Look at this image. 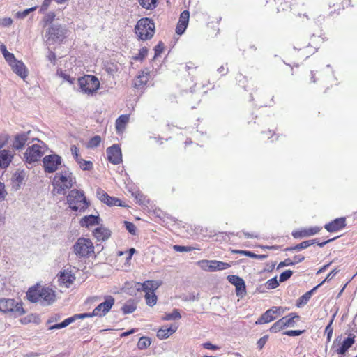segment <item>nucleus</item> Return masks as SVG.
Returning <instances> with one entry per match:
<instances>
[{
  "instance_id": "nucleus-1",
  "label": "nucleus",
  "mask_w": 357,
  "mask_h": 357,
  "mask_svg": "<svg viewBox=\"0 0 357 357\" xmlns=\"http://www.w3.org/2000/svg\"><path fill=\"white\" fill-rule=\"evenodd\" d=\"M76 183V178L68 168H65L54 174L52 184L54 195H66L68 190L73 187Z\"/></svg>"
},
{
  "instance_id": "nucleus-2",
  "label": "nucleus",
  "mask_w": 357,
  "mask_h": 357,
  "mask_svg": "<svg viewBox=\"0 0 357 357\" xmlns=\"http://www.w3.org/2000/svg\"><path fill=\"white\" fill-rule=\"evenodd\" d=\"M27 298L31 303H40L48 305L55 301V292L48 287L37 284L30 288L26 293Z\"/></svg>"
},
{
  "instance_id": "nucleus-3",
  "label": "nucleus",
  "mask_w": 357,
  "mask_h": 357,
  "mask_svg": "<svg viewBox=\"0 0 357 357\" xmlns=\"http://www.w3.org/2000/svg\"><path fill=\"white\" fill-rule=\"evenodd\" d=\"M162 282L156 280H146L143 283H135V290L143 291L144 298L147 305L153 307L158 301V297L155 293V290L161 285Z\"/></svg>"
},
{
  "instance_id": "nucleus-4",
  "label": "nucleus",
  "mask_w": 357,
  "mask_h": 357,
  "mask_svg": "<svg viewBox=\"0 0 357 357\" xmlns=\"http://www.w3.org/2000/svg\"><path fill=\"white\" fill-rule=\"evenodd\" d=\"M66 202L71 210L79 213L84 212L89 205L84 191L77 189H73L69 192Z\"/></svg>"
},
{
  "instance_id": "nucleus-5",
  "label": "nucleus",
  "mask_w": 357,
  "mask_h": 357,
  "mask_svg": "<svg viewBox=\"0 0 357 357\" xmlns=\"http://www.w3.org/2000/svg\"><path fill=\"white\" fill-rule=\"evenodd\" d=\"M135 202L138 203L144 211L149 214L155 215L163 222H165L166 219H169L171 221L175 222L174 218L166 215L160 209L156 208L155 204L151 202L150 200L146 197V196H144L138 190H135Z\"/></svg>"
},
{
  "instance_id": "nucleus-6",
  "label": "nucleus",
  "mask_w": 357,
  "mask_h": 357,
  "mask_svg": "<svg viewBox=\"0 0 357 357\" xmlns=\"http://www.w3.org/2000/svg\"><path fill=\"white\" fill-rule=\"evenodd\" d=\"M155 33V24L149 18H142L135 25V35L141 40L151 39Z\"/></svg>"
},
{
  "instance_id": "nucleus-7",
  "label": "nucleus",
  "mask_w": 357,
  "mask_h": 357,
  "mask_svg": "<svg viewBox=\"0 0 357 357\" xmlns=\"http://www.w3.org/2000/svg\"><path fill=\"white\" fill-rule=\"evenodd\" d=\"M46 146L40 140L38 143L29 146L24 153V161L28 164L38 162L45 153Z\"/></svg>"
},
{
  "instance_id": "nucleus-8",
  "label": "nucleus",
  "mask_w": 357,
  "mask_h": 357,
  "mask_svg": "<svg viewBox=\"0 0 357 357\" xmlns=\"http://www.w3.org/2000/svg\"><path fill=\"white\" fill-rule=\"evenodd\" d=\"M66 29L59 24H52L45 33V38L47 44L51 45L61 42L66 35Z\"/></svg>"
},
{
  "instance_id": "nucleus-9",
  "label": "nucleus",
  "mask_w": 357,
  "mask_h": 357,
  "mask_svg": "<svg viewBox=\"0 0 357 357\" xmlns=\"http://www.w3.org/2000/svg\"><path fill=\"white\" fill-rule=\"evenodd\" d=\"M73 252L79 257H88L94 251L92 241L89 238H79L73 247Z\"/></svg>"
},
{
  "instance_id": "nucleus-10",
  "label": "nucleus",
  "mask_w": 357,
  "mask_h": 357,
  "mask_svg": "<svg viewBox=\"0 0 357 357\" xmlns=\"http://www.w3.org/2000/svg\"><path fill=\"white\" fill-rule=\"evenodd\" d=\"M79 87L86 93L91 94L96 91L100 86L98 78L93 75H87L78 79Z\"/></svg>"
},
{
  "instance_id": "nucleus-11",
  "label": "nucleus",
  "mask_w": 357,
  "mask_h": 357,
  "mask_svg": "<svg viewBox=\"0 0 357 357\" xmlns=\"http://www.w3.org/2000/svg\"><path fill=\"white\" fill-rule=\"evenodd\" d=\"M62 158L56 154L46 155L43 159L44 171L46 173H53L61 166Z\"/></svg>"
},
{
  "instance_id": "nucleus-12",
  "label": "nucleus",
  "mask_w": 357,
  "mask_h": 357,
  "mask_svg": "<svg viewBox=\"0 0 357 357\" xmlns=\"http://www.w3.org/2000/svg\"><path fill=\"white\" fill-rule=\"evenodd\" d=\"M284 313V310L282 307H272L263 313L261 317L256 321L257 325H261L264 324L269 323L275 320L278 315Z\"/></svg>"
},
{
  "instance_id": "nucleus-13",
  "label": "nucleus",
  "mask_w": 357,
  "mask_h": 357,
  "mask_svg": "<svg viewBox=\"0 0 357 357\" xmlns=\"http://www.w3.org/2000/svg\"><path fill=\"white\" fill-rule=\"evenodd\" d=\"M114 304V299L109 296L106 297L105 301L101 303H100L91 313H89L90 314L89 317L93 316H98L102 317L104 316L107 312H108L113 305Z\"/></svg>"
},
{
  "instance_id": "nucleus-14",
  "label": "nucleus",
  "mask_w": 357,
  "mask_h": 357,
  "mask_svg": "<svg viewBox=\"0 0 357 357\" xmlns=\"http://www.w3.org/2000/svg\"><path fill=\"white\" fill-rule=\"evenodd\" d=\"M149 77V71L146 69L145 70H142L138 76L135 77V96L137 94L140 96L144 92Z\"/></svg>"
},
{
  "instance_id": "nucleus-15",
  "label": "nucleus",
  "mask_w": 357,
  "mask_h": 357,
  "mask_svg": "<svg viewBox=\"0 0 357 357\" xmlns=\"http://www.w3.org/2000/svg\"><path fill=\"white\" fill-rule=\"evenodd\" d=\"M107 155L108 160L114 165H118L122 160L121 151L117 144H114L107 148Z\"/></svg>"
},
{
  "instance_id": "nucleus-16",
  "label": "nucleus",
  "mask_w": 357,
  "mask_h": 357,
  "mask_svg": "<svg viewBox=\"0 0 357 357\" xmlns=\"http://www.w3.org/2000/svg\"><path fill=\"white\" fill-rule=\"evenodd\" d=\"M227 279L230 283L236 287L237 296H243L246 291L244 280L238 275H229Z\"/></svg>"
},
{
  "instance_id": "nucleus-17",
  "label": "nucleus",
  "mask_w": 357,
  "mask_h": 357,
  "mask_svg": "<svg viewBox=\"0 0 357 357\" xmlns=\"http://www.w3.org/2000/svg\"><path fill=\"white\" fill-rule=\"evenodd\" d=\"M346 227V218L344 217H341L333 220V221L326 223L324 225V228L328 232H335L340 231Z\"/></svg>"
},
{
  "instance_id": "nucleus-18",
  "label": "nucleus",
  "mask_w": 357,
  "mask_h": 357,
  "mask_svg": "<svg viewBox=\"0 0 357 357\" xmlns=\"http://www.w3.org/2000/svg\"><path fill=\"white\" fill-rule=\"evenodd\" d=\"M321 227L315 226L307 229H303L301 230L294 231L291 233V235L294 238L309 237L318 234L321 231Z\"/></svg>"
},
{
  "instance_id": "nucleus-19",
  "label": "nucleus",
  "mask_w": 357,
  "mask_h": 357,
  "mask_svg": "<svg viewBox=\"0 0 357 357\" xmlns=\"http://www.w3.org/2000/svg\"><path fill=\"white\" fill-rule=\"evenodd\" d=\"M58 276L59 282L66 287H69L75 280V277L72 274L71 271L68 270L61 271Z\"/></svg>"
},
{
  "instance_id": "nucleus-20",
  "label": "nucleus",
  "mask_w": 357,
  "mask_h": 357,
  "mask_svg": "<svg viewBox=\"0 0 357 357\" xmlns=\"http://www.w3.org/2000/svg\"><path fill=\"white\" fill-rule=\"evenodd\" d=\"M354 342H355V335L351 333L341 343L340 347L336 349V352L340 355L344 354L348 351V349L350 347H351V346L354 344Z\"/></svg>"
},
{
  "instance_id": "nucleus-21",
  "label": "nucleus",
  "mask_w": 357,
  "mask_h": 357,
  "mask_svg": "<svg viewBox=\"0 0 357 357\" xmlns=\"http://www.w3.org/2000/svg\"><path fill=\"white\" fill-rule=\"evenodd\" d=\"M10 66L11 67L13 71L23 79L27 77L28 72L24 63L22 61L17 60Z\"/></svg>"
},
{
  "instance_id": "nucleus-22",
  "label": "nucleus",
  "mask_w": 357,
  "mask_h": 357,
  "mask_svg": "<svg viewBox=\"0 0 357 357\" xmlns=\"http://www.w3.org/2000/svg\"><path fill=\"white\" fill-rule=\"evenodd\" d=\"M79 224L82 227L98 225L100 224V218L98 215H86L80 220Z\"/></svg>"
},
{
  "instance_id": "nucleus-23",
  "label": "nucleus",
  "mask_w": 357,
  "mask_h": 357,
  "mask_svg": "<svg viewBox=\"0 0 357 357\" xmlns=\"http://www.w3.org/2000/svg\"><path fill=\"white\" fill-rule=\"evenodd\" d=\"M177 326L176 324H172L170 327H162L159 329L157 332V337L160 339H166L169 337L172 334H173L177 330Z\"/></svg>"
},
{
  "instance_id": "nucleus-24",
  "label": "nucleus",
  "mask_w": 357,
  "mask_h": 357,
  "mask_svg": "<svg viewBox=\"0 0 357 357\" xmlns=\"http://www.w3.org/2000/svg\"><path fill=\"white\" fill-rule=\"evenodd\" d=\"M110 231L104 227H99L93 231V235L98 241H105L110 236Z\"/></svg>"
},
{
  "instance_id": "nucleus-25",
  "label": "nucleus",
  "mask_w": 357,
  "mask_h": 357,
  "mask_svg": "<svg viewBox=\"0 0 357 357\" xmlns=\"http://www.w3.org/2000/svg\"><path fill=\"white\" fill-rule=\"evenodd\" d=\"M13 155L8 150L0 151V167L6 168L12 160Z\"/></svg>"
},
{
  "instance_id": "nucleus-26",
  "label": "nucleus",
  "mask_w": 357,
  "mask_h": 357,
  "mask_svg": "<svg viewBox=\"0 0 357 357\" xmlns=\"http://www.w3.org/2000/svg\"><path fill=\"white\" fill-rule=\"evenodd\" d=\"M321 285V284H319L315 287H314L312 289H311V290L307 291L306 293H305L302 296H301L298 299L296 305L298 307H301L304 306L305 305H306L308 303V301H310V298L312 297V295L313 292L317 288H319Z\"/></svg>"
},
{
  "instance_id": "nucleus-27",
  "label": "nucleus",
  "mask_w": 357,
  "mask_h": 357,
  "mask_svg": "<svg viewBox=\"0 0 357 357\" xmlns=\"http://www.w3.org/2000/svg\"><path fill=\"white\" fill-rule=\"evenodd\" d=\"M29 132H24L17 135L13 142V147L16 149H22L28 140V135Z\"/></svg>"
},
{
  "instance_id": "nucleus-28",
  "label": "nucleus",
  "mask_w": 357,
  "mask_h": 357,
  "mask_svg": "<svg viewBox=\"0 0 357 357\" xmlns=\"http://www.w3.org/2000/svg\"><path fill=\"white\" fill-rule=\"evenodd\" d=\"M231 266V265L228 263L216 261V260H211V265H210L209 270L210 272H213L216 271H222L229 268Z\"/></svg>"
},
{
  "instance_id": "nucleus-29",
  "label": "nucleus",
  "mask_w": 357,
  "mask_h": 357,
  "mask_svg": "<svg viewBox=\"0 0 357 357\" xmlns=\"http://www.w3.org/2000/svg\"><path fill=\"white\" fill-rule=\"evenodd\" d=\"M129 120V116L126 114L121 115L116 120V129L118 133L122 132Z\"/></svg>"
},
{
  "instance_id": "nucleus-30",
  "label": "nucleus",
  "mask_w": 357,
  "mask_h": 357,
  "mask_svg": "<svg viewBox=\"0 0 357 357\" xmlns=\"http://www.w3.org/2000/svg\"><path fill=\"white\" fill-rule=\"evenodd\" d=\"M13 299H0V312H10L12 307H13Z\"/></svg>"
},
{
  "instance_id": "nucleus-31",
  "label": "nucleus",
  "mask_w": 357,
  "mask_h": 357,
  "mask_svg": "<svg viewBox=\"0 0 357 357\" xmlns=\"http://www.w3.org/2000/svg\"><path fill=\"white\" fill-rule=\"evenodd\" d=\"M314 243H315V240L305 241L301 242V243L296 245L295 246L287 248L285 249V250H287V251H294V250L299 251L301 250L305 249V248H308L309 246L314 244Z\"/></svg>"
},
{
  "instance_id": "nucleus-32",
  "label": "nucleus",
  "mask_w": 357,
  "mask_h": 357,
  "mask_svg": "<svg viewBox=\"0 0 357 357\" xmlns=\"http://www.w3.org/2000/svg\"><path fill=\"white\" fill-rule=\"evenodd\" d=\"M295 319H299V316L296 313H291L289 316L283 317L282 319L284 327H294L295 325Z\"/></svg>"
},
{
  "instance_id": "nucleus-33",
  "label": "nucleus",
  "mask_w": 357,
  "mask_h": 357,
  "mask_svg": "<svg viewBox=\"0 0 357 357\" xmlns=\"http://www.w3.org/2000/svg\"><path fill=\"white\" fill-rule=\"evenodd\" d=\"M158 0H138L140 6L146 10H153L156 8Z\"/></svg>"
},
{
  "instance_id": "nucleus-34",
  "label": "nucleus",
  "mask_w": 357,
  "mask_h": 357,
  "mask_svg": "<svg viewBox=\"0 0 357 357\" xmlns=\"http://www.w3.org/2000/svg\"><path fill=\"white\" fill-rule=\"evenodd\" d=\"M10 312H13L15 316H20L24 314V308L22 307V303L15 302L14 300L13 307H12Z\"/></svg>"
},
{
  "instance_id": "nucleus-35",
  "label": "nucleus",
  "mask_w": 357,
  "mask_h": 357,
  "mask_svg": "<svg viewBox=\"0 0 357 357\" xmlns=\"http://www.w3.org/2000/svg\"><path fill=\"white\" fill-rule=\"evenodd\" d=\"M151 344V340L148 337H141L137 342V347L139 349H146Z\"/></svg>"
},
{
  "instance_id": "nucleus-36",
  "label": "nucleus",
  "mask_w": 357,
  "mask_h": 357,
  "mask_svg": "<svg viewBox=\"0 0 357 357\" xmlns=\"http://www.w3.org/2000/svg\"><path fill=\"white\" fill-rule=\"evenodd\" d=\"M181 317V315L178 310H174L172 312L166 314L162 319L169 321V320H176L179 319Z\"/></svg>"
},
{
  "instance_id": "nucleus-37",
  "label": "nucleus",
  "mask_w": 357,
  "mask_h": 357,
  "mask_svg": "<svg viewBox=\"0 0 357 357\" xmlns=\"http://www.w3.org/2000/svg\"><path fill=\"white\" fill-rule=\"evenodd\" d=\"M77 162L79 164L80 168L83 170H91L93 168V163L91 161H87L80 158L77 161Z\"/></svg>"
},
{
  "instance_id": "nucleus-38",
  "label": "nucleus",
  "mask_w": 357,
  "mask_h": 357,
  "mask_svg": "<svg viewBox=\"0 0 357 357\" xmlns=\"http://www.w3.org/2000/svg\"><path fill=\"white\" fill-rule=\"evenodd\" d=\"M90 314L86 313L75 314L71 317L67 318L64 320L66 325L68 326L69 324L73 323L75 319H84L89 317Z\"/></svg>"
},
{
  "instance_id": "nucleus-39",
  "label": "nucleus",
  "mask_w": 357,
  "mask_h": 357,
  "mask_svg": "<svg viewBox=\"0 0 357 357\" xmlns=\"http://www.w3.org/2000/svg\"><path fill=\"white\" fill-rule=\"evenodd\" d=\"M284 328H285V327H284L283 321L281 318L280 319H279L278 321H277L272 325V326L270 328V331L271 333H277Z\"/></svg>"
},
{
  "instance_id": "nucleus-40",
  "label": "nucleus",
  "mask_w": 357,
  "mask_h": 357,
  "mask_svg": "<svg viewBox=\"0 0 357 357\" xmlns=\"http://www.w3.org/2000/svg\"><path fill=\"white\" fill-rule=\"evenodd\" d=\"M108 206H122V202L121 200H120L119 199L116 198V197H111L109 195V197H107V201L105 202V203Z\"/></svg>"
},
{
  "instance_id": "nucleus-41",
  "label": "nucleus",
  "mask_w": 357,
  "mask_h": 357,
  "mask_svg": "<svg viewBox=\"0 0 357 357\" xmlns=\"http://www.w3.org/2000/svg\"><path fill=\"white\" fill-rule=\"evenodd\" d=\"M189 17H190L189 11L184 10L181 13L178 23L188 26V22H189Z\"/></svg>"
},
{
  "instance_id": "nucleus-42",
  "label": "nucleus",
  "mask_w": 357,
  "mask_h": 357,
  "mask_svg": "<svg viewBox=\"0 0 357 357\" xmlns=\"http://www.w3.org/2000/svg\"><path fill=\"white\" fill-rule=\"evenodd\" d=\"M134 254V248H131L129 249L128 252H123L119 251L118 253L119 257H123L124 255H126L125 257V264H129L130 261L131 260L132 256Z\"/></svg>"
},
{
  "instance_id": "nucleus-43",
  "label": "nucleus",
  "mask_w": 357,
  "mask_h": 357,
  "mask_svg": "<svg viewBox=\"0 0 357 357\" xmlns=\"http://www.w3.org/2000/svg\"><path fill=\"white\" fill-rule=\"evenodd\" d=\"M100 137L98 135H96L89 140V142H88L87 147L91 149L96 148L100 144Z\"/></svg>"
},
{
  "instance_id": "nucleus-44",
  "label": "nucleus",
  "mask_w": 357,
  "mask_h": 357,
  "mask_svg": "<svg viewBox=\"0 0 357 357\" xmlns=\"http://www.w3.org/2000/svg\"><path fill=\"white\" fill-rule=\"evenodd\" d=\"M96 195L97 197L103 203H105V202L107 199V197H109V195L101 188L97 189Z\"/></svg>"
},
{
  "instance_id": "nucleus-45",
  "label": "nucleus",
  "mask_w": 357,
  "mask_h": 357,
  "mask_svg": "<svg viewBox=\"0 0 357 357\" xmlns=\"http://www.w3.org/2000/svg\"><path fill=\"white\" fill-rule=\"evenodd\" d=\"M333 322V318H332L331 319L328 324L326 326V327L325 328V333L327 335V341L328 342H330L331 340V337H332V335H333V328H332Z\"/></svg>"
},
{
  "instance_id": "nucleus-46",
  "label": "nucleus",
  "mask_w": 357,
  "mask_h": 357,
  "mask_svg": "<svg viewBox=\"0 0 357 357\" xmlns=\"http://www.w3.org/2000/svg\"><path fill=\"white\" fill-rule=\"evenodd\" d=\"M266 286L268 289H273L277 288L279 286V282L277 280V278L274 277L268 280L266 283Z\"/></svg>"
},
{
  "instance_id": "nucleus-47",
  "label": "nucleus",
  "mask_w": 357,
  "mask_h": 357,
  "mask_svg": "<svg viewBox=\"0 0 357 357\" xmlns=\"http://www.w3.org/2000/svg\"><path fill=\"white\" fill-rule=\"evenodd\" d=\"M293 275V271L291 270H287L284 272H282L280 275L279 281L280 282H283L287 281L288 279L291 278V276Z\"/></svg>"
},
{
  "instance_id": "nucleus-48",
  "label": "nucleus",
  "mask_w": 357,
  "mask_h": 357,
  "mask_svg": "<svg viewBox=\"0 0 357 357\" xmlns=\"http://www.w3.org/2000/svg\"><path fill=\"white\" fill-rule=\"evenodd\" d=\"M173 249L176 252H190L194 250V248L190 247V246L174 245L173 246Z\"/></svg>"
},
{
  "instance_id": "nucleus-49",
  "label": "nucleus",
  "mask_w": 357,
  "mask_h": 357,
  "mask_svg": "<svg viewBox=\"0 0 357 357\" xmlns=\"http://www.w3.org/2000/svg\"><path fill=\"white\" fill-rule=\"evenodd\" d=\"M36 9V7H31L30 8L26 9L22 12H17L16 13V17L17 18L23 19L26 17L31 12L34 11Z\"/></svg>"
},
{
  "instance_id": "nucleus-50",
  "label": "nucleus",
  "mask_w": 357,
  "mask_h": 357,
  "mask_svg": "<svg viewBox=\"0 0 357 357\" xmlns=\"http://www.w3.org/2000/svg\"><path fill=\"white\" fill-rule=\"evenodd\" d=\"M148 54V48L146 47H142L139 50L137 56H135V60H143Z\"/></svg>"
},
{
  "instance_id": "nucleus-51",
  "label": "nucleus",
  "mask_w": 357,
  "mask_h": 357,
  "mask_svg": "<svg viewBox=\"0 0 357 357\" xmlns=\"http://www.w3.org/2000/svg\"><path fill=\"white\" fill-rule=\"evenodd\" d=\"M164 50V44L162 42H159L154 48L155 55L154 59L159 56Z\"/></svg>"
},
{
  "instance_id": "nucleus-52",
  "label": "nucleus",
  "mask_w": 357,
  "mask_h": 357,
  "mask_svg": "<svg viewBox=\"0 0 357 357\" xmlns=\"http://www.w3.org/2000/svg\"><path fill=\"white\" fill-rule=\"evenodd\" d=\"M24 178V174L22 172H16L14 174V181L17 184V185H20V184L22 183Z\"/></svg>"
},
{
  "instance_id": "nucleus-53",
  "label": "nucleus",
  "mask_w": 357,
  "mask_h": 357,
  "mask_svg": "<svg viewBox=\"0 0 357 357\" xmlns=\"http://www.w3.org/2000/svg\"><path fill=\"white\" fill-rule=\"evenodd\" d=\"M199 266L204 271H209L208 268H211V261L209 260H201L198 262Z\"/></svg>"
},
{
  "instance_id": "nucleus-54",
  "label": "nucleus",
  "mask_w": 357,
  "mask_h": 357,
  "mask_svg": "<svg viewBox=\"0 0 357 357\" xmlns=\"http://www.w3.org/2000/svg\"><path fill=\"white\" fill-rule=\"evenodd\" d=\"M303 332H304V331H301V330H289V331H285L284 333V334L286 335H288V336L294 337V336H298V335H301Z\"/></svg>"
},
{
  "instance_id": "nucleus-55",
  "label": "nucleus",
  "mask_w": 357,
  "mask_h": 357,
  "mask_svg": "<svg viewBox=\"0 0 357 357\" xmlns=\"http://www.w3.org/2000/svg\"><path fill=\"white\" fill-rule=\"evenodd\" d=\"M295 264V262H293V260L291 259H286L283 261L280 262V264L278 266V269L282 268L284 266H293Z\"/></svg>"
},
{
  "instance_id": "nucleus-56",
  "label": "nucleus",
  "mask_w": 357,
  "mask_h": 357,
  "mask_svg": "<svg viewBox=\"0 0 357 357\" xmlns=\"http://www.w3.org/2000/svg\"><path fill=\"white\" fill-rule=\"evenodd\" d=\"M6 61L8 63V64L10 66L12 63H13L15 61H17L15 59L14 54L10 52H8L5 56H3Z\"/></svg>"
},
{
  "instance_id": "nucleus-57",
  "label": "nucleus",
  "mask_w": 357,
  "mask_h": 357,
  "mask_svg": "<svg viewBox=\"0 0 357 357\" xmlns=\"http://www.w3.org/2000/svg\"><path fill=\"white\" fill-rule=\"evenodd\" d=\"M72 155L75 158L76 162L79 160L81 158L79 155V149L75 146L73 145L70 148Z\"/></svg>"
},
{
  "instance_id": "nucleus-58",
  "label": "nucleus",
  "mask_w": 357,
  "mask_h": 357,
  "mask_svg": "<svg viewBox=\"0 0 357 357\" xmlns=\"http://www.w3.org/2000/svg\"><path fill=\"white\" fill-rule=\"evenodd\" d=\"M268 339V335H264L262 337H261L258 341H257V347L259 349H261L264 345L266 344L267 340Z\"/></svg>"
},
{
  "instance_id": "nucleus-59",
  "label": "nucleus",
  "mask_w": 357,
  "mask_h": 357,
  "mask_svg": "<svg viewBox=\"0 0 357 357\" xmlns=\"http://www.w3.org/2000/svg\"><path fill=\"white\" fill-rule=\"evenodd\" d=\"M340 271L339 269L337 268H334L333 270H332L328 274V275L326 276V278H325V280L321 283V284L326 282V281H329L330 280H331L334 276H335L337 275V273Z\"/></svg>"
},
{
  "instance_id": "nucleus-60",
  "label": "nucleus",
  "mask_w": 357,
  "mask_h": 357,
  "mask_svg": "<svg viewBox=\"0 0 357 357\" xmlns=\"http://www.w3.org/2000/svg\"><path fill=\"white\" fill-rule=\"evenodd\" d=\"M187 26H186L185 24L178 23L177 26L176 27V33L178 35H182L185 32Z\"/></svg>"
},
{
  "instance_id": "nucleus-61",
  "label": "nucleus",
  "mask_w": 357,
  "mask_h": 357,
  "mask_svg": "<svg viewBox=\"0 0 357 357\" xmlns=\"http://www.w3.org/2000/svg\"><path fill=\"white\" fill-rule=\"evenodd\" d=\"M202 347L206 349L210 350H217L219 349V347L217 345L213 344L210 342H207L202 344Z\"/></svg>"
},
{
  "instance_id": "nucleus-62",
  "label": "nucleus",
  "mask_w": 357,
  "mask_h": 357,
  "mask_svg": "<svg viewBox=\"0 0 357 357\" xmlns=\"http://www.w3.org/2000/svg\"><path fill=\"white\" fill-rule=\"evenodd\" d=\"M123 224L125 227H126L127 230L132 234H134V224L128 222V221H124Z\"/></svg>"
},
{
  "instance_id": "nucleus-63",
  "label": "nucleus",
  "mask_w": 357,
  "mask_h": 357,
  "mask_svg": "<svg viewBox=\"0 0 357 357\" xmlns=\"http://www.w3.org/2000/svg\"><path fill=\"white\" fill-rule=\"evenodd\" d=\"M6 195L7 192L5 190V185L4 183L0 182V200L4 199Z\"/></svg>"
},
{
  "instance_id": "nucleus-64",
  "label": "nucleus",
  "mask_w": 357,
  "mask_h": 357,
  "mask_svg": "<svg viewBox=\"0 0 357 357\" xmlns=\"http://www.w3.org/2000/svg\"><path fill=\"white\" fill-rule=\"evenodd\" d=\"M52 0H44L41 6H40V11L42 13V12H45L47 8L48 7L50 6V3L52 2Z\"/></svg>"
}]
</instances>
